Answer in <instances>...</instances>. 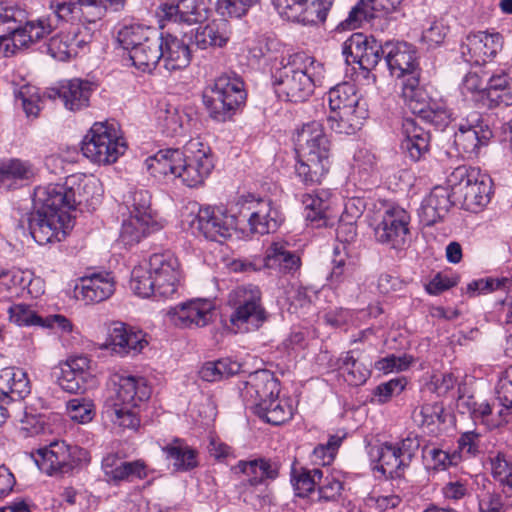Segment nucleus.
<instances>
[{"mask_svg": "<svg viewBox=\"0 0 512 512\" xmlns=\"http://www.w3.org/2000/svg\"><path fill=\"white\" fill-rule=\"evenodd\" d=\"M59 373L56 374L58 385L68 393H79L84 389L85 380L82 376L77 375L68 366L63 363L59 364Z\"/></svg>", "mask_w": 512, "mask_h": 512, "instance_id": "59", "label": "nucleus"}, {"mask_svg": "<svg viewBox=\"0 0 512 512\" xmlns=\"http://www.w3.org/2000/svg\"><path fill=\"white\" fill-rule=\"evenodd\" d=\"M408 218L399 207L386 208L374 228L376 241L391 249H402L407 243Z\"/></svg>", "mask_w": 512, "mask_h": 512, "instance_id": "12", "label": "nucleus"}, {"mask_svg": "<svg viewBox=\"0 0 512 512\" xmlns=\"http://www.w3.org/2000/svg\"><path fill=\"white\" fill-rule=\"evenodd\" d=\"M126 148V143L116 127L107 122L94 123L81 146L85 157L104 165L116 162Z\"/></svg>", "mask_w": 512, "mask_h": 512, "instance_id": "8", "label": "nucleus"}, {"mask_svg": "<svg viewBox=\"0 0 512 512\" xmlns=\"http://www.w3.org/2000/svg\"><path fill=\"white\" fill-rule=\"evenodd\" d=\"M477 69L468 72L462 80V91L479 92L485 97V88L487 83L488 72L483 70L480 66Z\"/></svg>", "mask_w": 512, "mask_h": 512, "instance_id": "64", "label": "nucleus"}, {"mask_svg": "<svg viewBox=\"0 0 512 512\" xmlns=\"http://www.w3.org/2000/svg\"><path fill=\"white\" fill-rule=\"evenodd\" d=\"M112 350L120 355L137 354L147 345L141 331H133L126 325L116 324L109 335Z\"/></svg>", "mask_w": 512, "mask_h": 512, "instance_id": "31", "label": "nucleus"}, {"mask_svg": "<svg viewBox=\"0 0 512 512\" xmlns=\"http://www.w3.org/2000/svg\"><path fill=\"white\" fill-rule=\"evenodd\" d=\"M181 158L176 177L188 187L201 185L213 169L210 148L198 139H191L185 145Z\"/></svg>", "mask_w": 512, "mask_h": 512, "instance_id": "9", "label": "nucleus"}, {"mask_svg": "<svg viewBox=\"0 0 512 512\" xmlns=\"http://www.w3.org/2000/svg\"><path fill=\"white\" fill-rule=\"evenodd\" d=\"M163 36L155 38L152 36L150 42L142 44L129 53L132 64L143 72H151L161 60Z\"/></svg>", "mask_w": 512, "mask_h": 512, "instance_id": "35", "label": "nucleus"}, {"mask_svg": "<svg viewBox=\"0 0 512 512\" xmlns=\"http://www.w3.org/2000/svg\"><path fill=\"white\" fill-rule=\"evenodd\" d=\"M446 408L443 402L426 403L412 412L413 422L430 434H439L446 429Z\"/></svg>", "mask_w": 512, "mask_h": 512, "instance_id": "28", "label": "nucleus"}, {"mask_svg": "<svg viewBox=\"0 0 512 512\" xmlns=\"http://www.w3.org/2000/svg\"><path fill=\"white\" fill-rule=\"evenodd\" d=\"M295 143L297 176L307 185L320 183L331 165V143L322 125L316 121L304 124L297 131Z\"/></svg>", "mask_w": 512, "mask_h": 512, "instance_id": "4", "label": "nucleus"}, {"mask_svg": "<svg viewBox=\"0 0 512 512\" xmlns=\"http://www.w3.org/2000/svg\"><path fill=\"white\" fill-rule=\"evenodd\" d=\"M420 75L405 78L402 83V98L406 107L413 114H422L428 103L426 94L419 85Z\"/></svg>", "mask_w": 512, "mask_h": 512, "instance_id": "45", "label": "nucleus"}, {"mask_svg": "<svg viewBox=\"0 0 512 512\" xmlns=\"http://www.w3.org/2000/svg\"><path fill=\"white\" fill-rule=\"evenodd\" d=\"M75 296L86 304L100 303L115 291V279L110 272H98L84 276L75 287Z\"/></svg>", "mask_w": 512, "mask_h": 512, "instance_id": "19", "label": "nucleus"}, {"mask_svg": "<svg viewBox=\"0 0 512 512\" xmlns=\"http://www.w3.org/2000/svg\"><path fill=\"white\" fill-rule=\"evenodd\" d=\"M254 412L267 423L276 426L285 423L293 415L291 405L285 400L279 399L278 396L267 402H260Z\"/></svg>", "mask_w": 512, "mask_h": 512, "instance_id": "40", "label": "nucleus"}, {"mask_svg": "<svg viewBox=\"0 0 512 512\" xmlns=\"http://www.w3.org/2000/svg\"><path fill=\"white\" fill-rule=\"evenodd\" d=\"M242 394L254 409L260 402H267L278 396L279 383L273 373L266 369L257 370L249 375Z\"/></svg>", "mask_w": 512, "mask_h": 512, "instance_id": "20", "label": "nucleus"}, {"mask_svg": "<svg viewBox=\"0 0 512 512\" xmlns=\"http://www.w3.org/2000/svg\"><path fill=\"white\" fill-rule=\"evenodd\" d=\"M191 46L188 35L178 38L167 33L163 35L161 60L168 71L181 70L186 68L191 61Z\"/></svg>", "mask_w": 512, "mask_h": 512, "instance_id": "23", "label": "nucleus"}, {"mask_svg": "<svg viewBox=\"0 0 512 512\" xmlns=\"http://www.w3.org/2000/svg\"><path fill=\"white\" fill-rule=\"evenodd\" d=\"M237 205L240 206L237 215L240 218V226L244 222H248L251 232L261 235L277 229L279 225L278 212L271 207L269 201L254 200L252 196H249L240 200Z\"/></svg>", "mask_w": 512, "mask_h": 512, "instance_id": "14", "label": "nucleus"}, {"mask_svg": "<svg viewBox=\"0 0 512 512\" xmlns=\"http://www.w3.org/2000/svg\"><path fill=\"white\" fill-rule=\"evenodd\" d=\"M376 452L375 456L378 461V469L390 477L399 475V470L402 466L406 465V461L401 456L398 445L391 443H384L380 446L372 448L371 453Z\"/></svg>", "mask_w": 512, "mask_h": 512, "instance_id": "41", "label": "nucleus"}, {"mask_svg": "<svg viewBox=\"0 0 512 512\" xmlns=\"http://www.w3.org/2000/svg\"><path fill=\"white\" fill-rule=\"evenodd\" d=\"M93 37L89 27L82 31L81 27H71L68 32L61 31L50 38L47 50L48 53L59 61H66L77 56L80 49L88 45Z\"/></svg>", "mask_w": 512, "mask_h": 512, "instance_id": "18", "label": "nucleus"}, {"mask_svg": "<svg viewBox=\"0 0 512 512\" xmlns=\"http://www.w3.org/2000/svg\"><path fill=\"white\" fill-rule=\"evenodd\" d=\"M342 53L347 63H358L366 71L374 69L382 57L385 58L384 44L363 33H353L343 43Z\"/></svg>", "mask_w": 512, "mask_h": 512, "instance_id": "13", "label": "nucleus"}, {"mask_svg": "<svg viewBox=\"0 0 512 512\" xmlns=\"http://www.w3.org/2000/svg\"><path fill=\"white\" fill-rule=\"evenodd\" d=\"M331 192L326 189H318L302 196V204L305 210V218L316 227L325 225L327 211L330 207Z\"/></svg>", "mask_w": 512, "mask_h": 512, "instance_id": "34", "label": "nucleus"}, {"mask_svg": "<svg viewBox=\"0 0 512 512\" xmlns=\"http://www.w3.org/2000/svg\"><path fill=\"white\" fill-rule=\"evenodd\" d=\"M178 5L182 23L194 24L206 18V11L199 0H180Z\"/></svg>", "mask_w": 512, "mask_h": 512, "instance_id": "62", "label": "nucleus"}, {"mask_svg": "<svg viewBox=\"0 0 512 512\" xmlns=\"http://www.w3.org/2000/svg\"><path fill=\"white\" fill-rule=\"evenodd\" d=\"M113 385L103 405V417L116 427L136 430L140 426L137 408L150 398V387L144 378L131 375H115Z\"/></svg>", "mask_w": 512, "mask_h": 512, "instance_id": "3", "label": "nucleus"}, {"mask_svg": "<svg viewBox=\"0 0 512 512\" xmlns=\"http://www.w3.org/2000/svg\"><path fill=\"white\" fill-rule=\"evenodd\" d=\"M383 10L375 7L373 4L366 0H360L348 13L345 20L340 22L338 29L352 30L361 26L364 21H371L378 17V13Z\"/></svg>", "mask_w": 512, "mask_h": 512, "instance_id": "49", "label": "nucleus"}, {"mask_svg": "<svg viewBox=\"0 0 512 512\" xmlns=\"http://www.w3.org/2000/svg\"><path fill=\"white\" fill-rule=\"evenodd\" d=\"M278 14L288 21L312 24L319 22L314 10L306 5L303 0H272Z\"/></svg>", "mask_w": 512, "mask_h": 512, "instance_id": "37", "label": "nucleus"}, {"mask_svg": "<svg viewBox=\"0 0 512 512\" xmlns=\"http://www.w3.org/2000/svg\"><path fill=\"white\" fill-rule=\"evenodd\" d=\"M66 408L69 417L80 424L89 423L95 416L94 404L87 398L71 399L67 402Z\"/></svg>", "mask_w": 512, "mask_h": 512, "instance_id": "57", "label": "nucleus"}, {"mask_svg": "<svg viewBox=\"0 0 512 512\" xmlns=\"http://www.w3.org/2000/svg\"><path fill=\"white\" fill-rule=\"evenodd\" d=\"M403 140L401 149L412 161H418L428 152L429 133L415 119L405 118L402 122Z\"/></svg>", "mask_w": 512, "mask_h": 512, "instance_id": "26", "label": "nucleus"}, {"mask_svg": "<svg viewBox=\"0 0 512 512\" xmlns=\"http://www.w3.org/2000/svg\"><path fill=\"white\" fill-rule=\"evenodd\" d=\"M229 321L241 331L259 329L268 319L260 288L253 284L235 287L228 294Z\"/></svg>", "mask_w": 512, "mask_h": 512, "instance_id": "6", "label": "nucleus"}, {"mask_svg": "<svg viewBox=\"0 0 512 512\" xmlns=\"http://www.w3.org/2000/svg\"><path fill=\"white\" fill-rule=\"evenodd\" d=\"M56 25L51 16L40 18L36 21H28L22 27H15L10 30L14 42L19 50L29 48L31 44L40 41L50 34Z\"/></svg>", "mask_w": 512, "mask_h": 512, "instance_id": "29", "label": "nucleus"}, {"mask_svg": "<svg viewBox=\"0 0 512 512\" xmlns=\"http://www.w3.org/2000/svg\"><path fill=\"white\" fill-rule=\"evenodd\" d=\"M301 258L290 250L289 242L278 239L266 248L264 265L269 269H277L282 274H295L301 267Z\"/></svg>", "mask_w": 512, "mask_h": 512, "instance_id": "21", "label": "nucleus"}, {"mask_svg": "<svg viewBox=\"0 0 512 512\" xmlns=\"http://www.w3.org/2000/svg\"><path fill=\"white\" fill-rule=\"evenodd\" d=\"M38 456L39 459L36 462L47 474L69 472V465L66 462L69 457L68 445L65 442H54L48 447L39 449Z\"/></svg>", "mask_w": 512, "mask_h": 512, "instance_id": "32", "label": "nucleus"}, {"mask_svg": "<svg viewBox=\"0 0 512 512\" xmlns=\"http://www.w3.org/2000/svg\"><path fill=\"white\" fill-rule=\"evenodd\" d=\"M498 416L501 421L507 423L512 419V366L506 369L505 374L500 378L496 387V398Z\"/></svg>", "mask_w": 512, "mask_h": 512, "instance_id": "47", "label": "nucleus"}, {"mask_svg": "<svg viewBox=\"0 0 512 512\" xmlns=\"http://www.w3.org/2000/svg\"><path fill=\"white\" fill-rule=\"evenodd\" d=\"M341 361L340 368L346 373L345 380L350 385H362L369 378L370 370L354 358L352 351L346 352Z\"/></svg>", "mask_w": 512, "mask_h": 512, "instance_id": "54", "label": "nucleus"}, {"mask_svg": "<svg viewBox=\"0 0 512 512\" xmlns=\"http://www.w3.org/2000/svg\"><path fill=\"white\" fill-rule=\"evenodd\" d=\"M360 97L357 95L356 88L351 83H342L328 92V103L330 111L344 110L349 107L359 105Z\"/></svg>", "mask_w": 512, "mask_h": 512, "instance_id": "48", "label": "nucleus"}, {"mask_svg": "<svg viewBox=\"0 0 512 512\" xmlns=\"http://www.w3.org/2000/svg\"><path fill=\"white\" fill-rule=\"evenodd\" d=\"M101 467L106 481L114 484L127 480L130 476L139 479L147 476L146 465L142 460L124 462L117 453H108L102 459Z\"/></svg>", "mask_w": 512, "mask_h": 512, "instance_id": "24", "label": "nucleus"}, {"mask_svg": "<svg viewBox=\"0 0 512 512\" xmlns=\"http://www.w3.org/2000/svg\"><path fill=\"white\" fill-rule=\"evenodd\" d=\"M492 137V131L481 125H458L454 134V146L462 157H471L477 153L480 145L486 144Z\"/></svg>", "mask_w": 512, "mask_h": 512, "instance_id": "27", "label": "nucleus"}, {"mask_svg": "<svg viewBox=\"0 0 512 512\" xmlns=\"http://www.w3.org/2000/svg\"><path fill=\"white\" fill-rule=\"evenodd\" d=\"M51 16L56 27L60 23H71L72 25L80 24L79 0L58 1L51 0L49 3ZM79 27V26H76Z\"/></svg>", "mask_w": 512, "mask_h": 512, "instance_id": "52", "label": "nucleus"}, {"mask_svg": "<svg viewBox=\"0 0 512 512\" xmlns=\"http://www.w3.org/2000/svg\"><path fill=\"white\" fill-rule=\"evenodd\" d=\"M238 466L252 486L261 484L265 479H275L278 476V465L264 459L241 461Z\"/></svg>", "mask_w": 512, "mask_h": 512, "instance_id": "44", "label": "nucleus"}, {"mask_svg": "<svg viewBox=\"0 0 512 512\" xmlns=\"http://www.w3.org/2000/svg\"><path fill=\"white\" fill-rule=\"evenodd\" d=\"M130 286L133 292L140 297L153 296L156 298V285L148 264L134 267L131 273Z\"/></svg>", "mask_w": 512, "mask_h": 512, "instance_id": "53", "label": "nucleus"}, {"mask_svg": "<svg viewBox=\"0 0 512 512\" xmlns=\"http://www.w3.org/2000/svg\"><path fill=\"white\" fill-rule=\"evenodd\" d=\"M259 0H217V10L222 16L240 18Z\"/></svg>", "mask_w": 512, "mask_h": 512, "instance_id": "63", "label": "nucleus"}, {"mask_svg": "<svg viewBox=\"0 0 512 512\" xmlns=\"http://www.w3.org/2000/svg\"><path fill=\"white\" fill-rule=\"evenodd\" d=\"M148 265L156 285V298H173L178 293L181 281L178 259L170 251L154 253L149 257Z\"/></svg>", "mask_w": 512, "mask_h": 512, "instance_id": "10", "label": "nucleus"}, {"mask_svg": "<svg viewBox=\"0 0 512 512\" xmlns=\"http://www.w3.org/2000/svg\"><path fill=\"white\" fill-rule=\"evenodd\" d=\"M130 215L153 221L151 196L148 191L140 189L132 192L126 200Z\"/></svg>", "mask_w": 512, "mask_h": 512, "instance_id": "55", "label": "nucleus"}, {"mask_svg": "<svg viewBox=\"0 0 512 512\" xmlns=\"http://www.w3.org/2000/svg\"><path fill=\"white\" fill-rule=\"evenodd\" d=\"M245 99L243 81L229 75L219 76L209 93L203 95V103L209 116L217 122L230 120Z\"/></svg>", "mask_w": 512, "mask_h": 512, "instance_id": "7", "label": "nucleus"}, {"mask_svg": "<svg viewBox=\"0 0 512 512\" xmlns=\"http://www.w3.org/2000/svg\"><path fill=\"white\" fill-rule=\"evenodd\" d=\"M153 221L130 215L123 221L120 239L125 245L132 246L149 232Z\"/></svg>", "mask_w": 512, "mask_h": 512, "instance_id": "51", "label": "nucleus"}, {"mask_svg": "<svg viewBox=\"0 0 512 512\" xmlns=\"http://www.w3.org/2000/svg\"><path fill=\"white\" fill-rule=\"evenodd\" d=\"M181 161L183 160L180 149H166L160 150L155 155L148 157L145 160V166L154 177L167 176L169 174L176 177V172L179 170L177 165Z\"/></svg>", "mask_w": 512, "mask_h": 512, "instance_id": "36", "label": "nucleus"}, {"mask_svg": "<svg viewBox=\"0 0 512 512\" xmlns=\"http://www.w3.org/2000/svg\"><path fill=\"white\" fill-rule=\"evenodd\" d=\"M323 77V64L304 52L282 57L272 70L278 97L296 103L307 100Z\"/></svg>", "mask_w": 512, "mask_h": 512, "instance_id": "2", "label": "nucleus"}, {"mask_svg": "<svg viewBox=\"0 0 512 512\" xmlns=\"http://www.w3.org/2000/svg\"><path fill=\"white\" fill-rule=\"evenodd\" d=\"M97 187L96 180L79 183L77 190L65 184H49L38 187L34 192L35 211L29 217V229L33 239L39 245L60 242L65 239L71 226L70 211L77 204L88 201L80 190L88 193Z\"/></svg>", "mask_w": 512, "mask_h": 512, "instance_id": "1", "label": "nucleus"}, {"mask_svg": "<svg viewBox=\"0 0 512 512\" xmlns=\"http://www.w3.org/2000/svg\"><path fill=\"white\" fill-rule=\"evenodd\" d=\"M512 507L506 494L495 490H487L478 495L479 512H507Z\"/></svg>", "mask_w": 512, "mask_h": 512, "instance_id": "56", "label": "nucleus"}, {"mask_svg": "<svg viewBox=\"0 0 512 512\" xmlns=\"http://www.w3.org/2000/svg\"><path fill=\"white\" fill-rule=\"evenodd\" d=\"M405 388V383L400 379H392L376 386L372 391L370 403L384 404L393 396L399 395Z\"/></svg>", "mask_w": 512, "mask_h": 512, "instance_id": "60", "label": "nucleus"}, {"mask_svg": "<svg viewBox=\"0 0 512 512\" xmlns=\"http://www.w3.org/2000/svg\"><path fill=\"white\" fill-rule=\"evenodd\" d=\"M385 61L391 74L397 78L420 75L417 49L404 41L384 43Z\"/></svg>", "mask_w": 512, "mask_h": 512, "instance_id": "16", "label": "nucleus"}, {"mask_svg": "<svg viewBox=\"0 0 512 512\" xmlns=\"http://www.w3.org/2000/svg\"><path fill=\"white\" fill-rule=\"evenodd\" d=\"M512 281L509 278H485L477 279L470 282L466 287V294L469 297H475L480 294L488 293L494 290H504L508 292L505 299L502 300L504 305L512 306V291L510 290Z\"/></svg>", "mask_w": 512, "mask_h": 512, "instance_id": "46", "label": "nucleus"}, {"mask_svg": "<svg viewBox=\"0 0 512 512\" xmlns=\"http://www.w3.org/2000/svg\"><path fill=\"white\" fill-rule=\"evenodd\" d=\"M423 221L430 226L438 220L444 219L448 214V191L442 186H436L431 191L425 204L422 206Z\"/></svg>", "mask_w": 512, "mask_h": 512, "instance_id": "38", "label": "nucleus"}, {"mask_svg": "<svg viewBox=\"0 0 512 512\" xmlns=\"http://www.w3.org/2000/svg\"><path fill=\"white\" fill-rule=\"evenodd\" d=\"M491 475L502 488L506 498L512 496V459L503 452L489 456Z\"/></svg>", "mask_w": 512, "mask_h": 512, "instance_id": "43", "label": "nucleus"}, {"mask_svg": "<svg viewBox=\"0 0 512 512\" xmlns=\"http://www.w3.org/2000/svg\"><path fill=\"white\" fill-rule=\"evenodd\" d=\"M152 36L159 38L163 35L154 28L134 24L125 26L118 32V41L123 49L131 53L137 47H142V44L150 42Z\"/></svg>", "mask_w": 512, "mask_h": 512, "instance_id": "39", "label": "nucleus"}, {"mask_svg": "<svg viewBox=\"0 0 512 512\" xmlns=\"http://www.w3.org/2000/svg\"><path fill=\"white\" fill-rule=\"evenodd\" d=\"M189 116L175 106L167 105L158 113V123L162 132L169 137L184 135Z\"/></svg>", "mask_w": 512, "mask_h": 512, "instance_id": "42", "label": "nucleus"}, {"mask_svg": "<svg viewBox=\"0 0 512 512\" xmlns=\"http://www.w3.org/2000/svg\"><path fill=\"white\" fill-rule=\"evenodd\" d=\"M214 303L208 299H194L170 310L169 315L176 326L182 328L205 327L214 317Z\"/></svg>", "mask_w": 512, "mask_h": 512, "instance_id": "17", "label": "nucleus"}, {"mask_svg": "<svg viewBox=\"0 0 512 512\" xmlns=\"http://www.w3.org/2000/svg\"><path fill=\"white\" fill-rule=\"evenodd\" d=\"M491 179L474 167L460 165L450 173V204L477 213L489 202Z\"/></svg>", "mask_w": 512, "mask_h": 512, "instance_id": "5", "label": "nucleus"}, {"mask_svg": "<svg viewBox=\"0 0 512 512\" xmlns=\"http://www.w3.org/2000/svg\"><path fill=\"white\" fill-rule=\"evenodd\" d=\"M502 46V36L499 33L478 31L465 37L460 46V53L464 62L481 66L488 59L493 58Z\"/></svg>", "mask_w": 512, "mask_h": 512, "instance_id": "15", "label": "nucleus"}, {"mask_svg": "<svg viewBox=\"0 0 512 512\" xmlns=\"http://www.w3.org/2000/svg\"><path fill=\"white\" fill-rule=\"evenodd\" d=\"M106 0H79L80 24H94L101 20L106 13Z\"/></svg>", "mask_w": 512, "mask_h": 512, "instance_id": "58", "label": "nucleus"}, {"mask_svg": "<svg viewBox=\"0 0 512 512\" xmlns=\"http://www.w3.org/2000/svg\"><path fill=\"white\" fill-rule=\"evenodd\" d=\"M8 313L10 320L19 326H40L42 317L28 305L15 304L8 309Z\"/></svg>", "mask_w": 512, "mask_h": 512, "instance_id": "61", "label": "nucleus"}, {"mask_svg": "<svg viewBox=\"0 0 512 512\" xmlns=\"http://www.w3.org/2000/svg\"><path fill=\"white\" fill-rule=\"evenodd\" d=\"M95 88L88 80L74 78L63 82L57 94L67 110L78 112L90 106V97Z\"/></svg>", "mask_w": 512, "mask_h": 512, "instance_id": "22", "label": "nucleus"}, {"mask_svg": "<svg viewBox=\"0 0 512 512\" xmlns=\"http://www.w3.org/2000/svg\"><path fill=\"white\" fill-rule=\"evenodd\" d=\"M199 231L205 238L212 241H221L232 236L240 228V218L229 214L223 207L207 206L200 208L197 215Z\"/></svg>", "mask_w": 512, "mask_h": 512, "instance_id": "11", "label": "nucleus"}, {"mask_svg": "<svg viewBox=\"0 0 512 512\" xmlns=\"http://www.w3.org/2000/svg\"><path fill=\"white\" fill-rule=\"evenodd\" d=\"M228 25L225 21L212 22L203 27H198L195 31H191L188 39L192 46L205 50L210 47H223L230 38L227 29Z\"/></svg>", "mask_w": 512, "mask_h": 512, "instance_id": "30", "label": "nucleus"}, {"mask_svg": "<svg viewBox=\"0 0 512 512\" xmlns=\"http://www.w3.org/2000/svg\"><path fill=\"white\" fill-rule=\"evenodd\" d=\"M323 472L320 469H293L291 483L295 494L299 497H306L314 491L316 485L320 484Z\"/></svg>", "mask_w": 512, "mask_h": 512, "instance_id": "50", "label": "nucleus"}, {"mask_svg": "<svg viewBox=\"0 0 512 512\" xmlns=\"http://www.w3.org/2000/svg\"><path fill=\"white\" fill-rule=\"evenodd\" d=\"M162 451L172 462L175 471L187 472L198 466L197 451L182 439L175 438Z\"/></svg>", "mask_w": 512, "mask_h": 512, "instance_id": "33", "label": "nucleus"}, {"mask_svg": "<svg viewBox=\"0 0 512 512\" xmlns=\"http://www.w3.org/2000/svg\"><path fill=\"white\" fill-rule=\"evenodd\" d=\"M30 391V381L23 369L6 367L0 371V397L5 403L22 400Z\"/></svg>", "mask_w": 512, "mask_h": 512, "instance_id": "25", "label": "nucleus"}]
</instances>
